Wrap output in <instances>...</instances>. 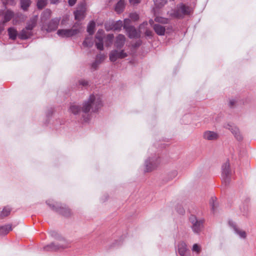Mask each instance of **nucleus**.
Wrapping results in <instances>:
<instances>
[{
  "label": "nucleus",
  "instance_id": "nucleus-13",
  "mask_svg": "<svg viewBox=\"0 0 256 256\" xmlns=\"http://www.w3.org/2000/svg\"><path fill=\"white\" fill-rule=\"evenodd\" d=\"M60 20V18H56L52 19L48 24L46 30L47 32H51L56 30L58 27Z\"/></svg>",
  "mask_w": 256,
  "mask_h": 256
},
{
  "label": "nucleus",
  "instance_id": "nucleus-19",
  "mask_svg": "<svg viewBox=\"0 0 256 256\" xmlns=\"http://www.w3.org/2000/svg\"><path fill=\"white\" fill-rule=\"evenodd\" d=\"M125 8V1L124 0H120L116 5L115 11L118 14L122 13Z\"/></svg>",
  "mask_w": 256,
  "mask_h": 256
},
{
  "label": "nucleus",
  "instance_id": "nucleus-43",
  "mask_svg": "<svg viewBox=\"0 0 256 256\" xmlns=\"http://www.w3.org/2000/svg\"><path fill=\"white\" fill-rule=\"evenodd\" d=\"M100 64V62H98V60L96 59V60L92 64V67L94 69L96 70L98 68V66Z\"/></svg>",
  "mask_w": 256,
  "mask_h": 256
},
{
  "label": "nucleus",
  "instance_id": "nucleus-53",
  "mask_svg": "<svg viewBox=\"0 0 256 256\" xmlns=\"http://www.w3.org/2000/svg\"><path fill=\"white\" fill-rule=\"evenodd\" d=\"M230 104L232 105L233 104V102H230Z\"/></svg>",
  "mask_w": 256,
  "mask_h": 256
},
{
  "label": "nucleus",
  "instance_id": "nucleus-28",
  "mask_svg": "<svg viewBox=\"0 0 256 256\" xmlns=\"http://www.w3.org/2000/svg\"><path fill=\"white\" fill-rule=\"evenodd\" d=\"M96 24L94 21H91L88 24L87 32L90 35H92L94 31Z\"/></svg>",
  "mask_w": 256,
  "mask_h": 256
},
{
  "label": "nucleus",
  "instance_id": "nucleus-38",
  "mask_svg": "<svg viewBox=\"0 0 256 256\" xmlns=\"http://www.w3.org/2000/svg\"><path fill=\"white\" fill-rule=\"evenodd\" d=\"M130 20L128 18H126L124 20L123 26L124 28L126 30L127 28L132 27V26H130Z\"/></svg>",
  "mask_w": 256,
  "mask_h": 256
},
{
  "label": "nucleus",
  "instance_id": "nucleus-12",
  "mask_svg": "<svg viewBox=\"0 0 256 256\" xmlns=\"http://www.w3.org/2000/svg\"><path fill=\"white\" fill-rule=\"evenodd\" d=\"M123 26V22L122 20H118L116 22H114L110 25L106 24L105 25L106 30L107 31L112 30H120L122 28Z\"/></svg>",
  "mask_w": 256,
  "mask_h": 256
},
{
  "label": "nucleus",
  "instance_id": "nucleus-14",
  "mask_svg": "<svg viewBox=\"0 0 256 256\" xmlns=\"http://www.w3.org/2000/svg\"><path fill=\"white\" fill-rule=\"evenodd\" d=\"M125 41L126 38L124 36L120 34L116 37L114 46L117 48H121L124 46Z\"/></svg>",
  "mask_w": 256,
  "mask_h": 256
},
{
  "label": "nucleus",
  "instance_id": "nucleus-35",
  "mask_svg": "<svg viewBox=\"0 0 256 256\" xmlns=\"http://www.w3.org/2000/svg\"><path fill=\"white\" fill-rule=\"evenodd\" d=\"M48 0H38L37 3L38 8H43L47 4Z\"/></svg>",
  "mask_w": 256,
  "mask_h": 256
},
{
  "label": "nucleus",
  "instance_id": "nucleus-2",
  "mask_svg": "<svg viewBox=\"0 0 256 256\" xmlns=\"http://www.w3.org/2000/svg\"><path fill=\"white\" fill-rule=\"evenodd\" d=\"M190 222L192 231L196 234H199L204 228V220H198L194 216L190 217Z\"/></svg>",
  "mask_w": 256,
  "mask_h": 256
},
{
  "label": "nucleus",
  "instance_id": "nucleus-39",
  "mask_svg": "<svg viewBox=\"0 0 256 256\" xmlns=\"http://www.w3.org/2000/svg\"><path fill=\"white\" fill-rule=\"evenodd\" d=\"M210 206L211 207L212 210L214 212L215 208L216 207V202L215 200V198H212L210 200Z\"/></svg>",
  "mask_w": 256,
  "mask_h": 256
},
{
  "label": "nucleus",
  "instance_id": "nucleus-31",
  "mask_svg": "<svg viewBox=\"0 0 256 256\" xmlns=\"http://www.w3.org/2000/svg\"><path fill=\"white\" fill-rule=\"evenodd\" d=\"M82 44L86 47H91L93 44V42L91 37H87L83 42Z\"/></svg>",
  "mask_w": 256,
  "mask_h": 256
},
{
  "label": "nucleus",
  "instance_id": "nucleus-48",
  "mask_svg": "<svg viewBox=\"0 0 256 256\" xmlns=\"http://www.w3.org/2000/svg\"><path fill=\"white\" fill-rule=\"evenodd\" d=\"M77 0H68V4L70 6H73L76 2Z\"/></svg>",
  "mask_w": 256,
  "mask_h": 256
},
{
  "label": "nucleus",
  "instance_id": "nucleus-45",
  "mask_svg": "<svg viewBox=\"0 0 256 256\" xmlns=\"http://www.w3.org/2000/svg\"><path fill=\"white\" fill-rule=\"evenodd\" d=\"M141 0H129L130 4L132 5H135L139 4Z\"/></svg>",
  "mask_w": 256,
  "mask_h": 256
},
{
  "label": "nucleus",
  "instance_id": "nucleus-33",
  "mask_svg": "<svg viewBox=\"0 0 256 256\" xmlns=\"http://www.w3.org/2000/svg\"><path fill=\"white\" fill-rule=\"evenodd\" d=\"M156 7L160 8L164 6L167 2L166 0H154Z\"/></svg>",
  "mask_w": 256,
  "mask_h": 256
},
{
  "label": "nucleus",
  "instance_id": "nucleus-3",
  "mask_svg": "<svg viewBox=\"0 0 256 256\" xmlns=\"http://www.w3.org/2000/svg\"><path fill=\"white\" fill-rule=\"evenodd\" d=\"M80 32V28L60 29L57 31V34L62 38H69L76 35Z\"/></svg>",
  "mask_w": 256,
  "mask_h": 256
},
{
  "label": "nucleus",
  "instance_id": "nucleus-1",
  "mask_svg": "<svg viewBox=\"0 0 256 256\" xmlns=\"http://www.w3.org/2000/svg\"><path fill=\"white\" fill-rule=\"evenodd\" d=\"M102 106L100 98L98 96L92 94L90 96L88 100L84 103L82 111L84 113H87L90 110L93 112H96Z\"/></svg>",
  "mask_w": 256,
  "mask_h": 256
},
{
  "label": "nucleus",
  "instance_id": "nucleus-52",
  "mask_svg": "<svg viewBox=\"0 0 256 256\" xmlns=\"http://www.w3.org/2000/svg\"><path fill=\"white\" fill-rule=\"evenodd\" d=\"M76 24L78 25V24H78V23H76V24H74V27Z\"/></svg>",
  "mask_w": 256,
  "mask_h": 256
},
{
  "label": "nucleus",
  "instance_id": "nucleus-23",
  "mask_svg": "<svg viewBox=\"0 0 256 256\" xmlns=\"http://www.w3.org/2000/svg\"><path fill=\"white\" fill-rule=\"evenodd\" d=\"M224 127L230 130L234 135L240 132L238 128L232 124H226L224 126Z\"/></svg>",
  "mask_w": 256,
  "mask_h": 256
},
{
  "label": "nucleus",
  "instance_id": "nucleus-4",
  "mask_svg": "<svg viewBox=\"0 0 256 256\" xmlns=\"http://www.w3.org/2000/svg\"><path fill=\"white\" fill-rule=\"evenodd\" d=\"M128 56L126 52L124 50H112L109 54L110 60L112 62H116L118 59H122Z\"/></svg>",
  "mask_w": 256,
  "mask_h": 256
},
{
  "label": "nucleus",
  "instance_id": "nucleus-18",
  "mask_svg": "<svg viewBox=\"0 0 256 256\" xmlns=\"http://www.w3.org/2000/svg\"><path fill=\"white\" fill-rule=\"evenodd\" d=\"M66 248V246L62 244H54V243H52L44 247V249L46 250H56L60 248Z\"/></svg>",
  "mask_w": 256,
  "mask_h": 256
},
{
  "label": "nucleus",
  "instance_id": "nucleus-8",
  "mask_svg": "<svg viewBox=\"0 0 256 256\" xmlns=\"http://www.w3.org/2000/svg\"><path fill=\"white\" fill-rule=\"evenodd\" d=\"M178 250L180 256H191L190 252L186 243L183 241L179 242L178 245Z\"/></svg>",
  "mask_w": 256,
  "mask_h": 256
},
{
  "label": "nucleus",
  "instance_id": "nucleus-46",
  "mask_svg": "<svg viewBox=\"0 0 256 256\" xmlns=\"http://www.w3.org/2000/svg\"><path fill=\"white\" fill-rule=\"evenodd\" d=\"M4 24H5V23L4 22H2L0 23V34H1L2 32V31L4 30Z\"/></svg>",
  "mask_w": 256,
  "mask_h": 256
},
{
  "label": "nucleus",
  "instance_id": "nucleus-17",
  "mask_svg": "<svg viewBox=\"0 0 256 256\" xmlns=\"http://www.w3.org/2000/svg\"><path fill=\"white\" fill-rule=\"evenodd\" d=\"M38 16H34L31 18L26 23V29L32 31L33 28L36 26Z\"/></svg>",
  "mask_w": 256,
  "mask_h": 256
},
{
  "label": "nucleus",
  "instance_id": "nucleus-37",
  "mask_svg": "<svg viewBox=\"0 0 256 256\" xmlns=\"http://www.w3.org/2000/svg\"><path fill=\"white\" fill-rule=\"evenodd\" d=\"M192 250L193 252H196V254H198L201 252V247L198 244H195L192 246Z\"/></svg>",
  "mask_w": 256,
  "mask_h": 256
},
{
  "label": "nucleus",
  "instance_id": "nucleus-30",
  "mask_svg": "<svg viewBox=\"0 0 256 256\" xmlns=\"http://www.w3.org/2000/svg\"><path fill=\"white\" fill-rule=\"evenodd\" d=\"M58 211L64 216H68L70 214V210L66 207H62L60 208Z\"/></svg>",
  "mask_w": 256,
  "mask_h": 256
},
{
  "label": "nucleus",
  "instance_id": "nucleus-16",
  "mask_svg": "<svg viewBox=\"0 0 256 256\" xmlns=\"http://www.w3.org/2000/svg\"><path fill=\"white\" fill-rule=\"evenodd\" d=\"M126 30L128 34V36L130 38H138L140 36L139 32L136 30L134 26L129 28Z\"/></svg>",
  "mask_w": 256,
  "mask_h": 256
},
{
  "label": "nucleus",
  "instance_id": "nucleus-51",
  "mask_svg": "<svg viewBox=\"0 0 256 256\" xmlns=\"http://www.w3.org/2000/svg\"><path fill=\"white\" fill-rule=\"evenodd\" d=\"M140 45V44L138 43L136 45V46H139Z\"/></svg>",
  "mask_w": 256,
  "mask_h": 256
},
{
  "label": "nucleus",
  "instance_id": "nucleus-24",
  "mask_svg": "<svg viewBox=\"0 0 256 256\" xmlns=\"http://www.w3.org/2000/svg\"><path fill=\"white\" fill-rule=\"evenodd\" d=\"M80 107L79 106L73 104L70 105L69 108V111L70 112H72L74 114H76L80 112Z\"/></svg>",
  "mask_w": 256,
  "mask_h": 256
},
{
  "label": "nucleus",
  "instance_id": "nucleus-32",
  "mask_svg": "<svg viewBox=\"0 0 256 256\" xmlns=\"http://www.w3.org/2000/svg\"><path fill=\"white\" fill-rule=\"evenodd\" d=\"M21 7L24 10H26L30 4V0H20Z\"/></svg>",
  "mask_w": 256,
  "mask_h": 256
},
{
  "label": "nucleus",
  "instance_id": "nucleus-47",
  "mask_svg": "<svg viewBox=\"0 0 256 256\" xmlns=\"http://www.w3.org/2000/svg\"><path fill=\"white\" fill-rule=\"evenodd\" d=\"M80 84L83 86H86L88 84V82L86 80H81L80 81Z\"/></svg>",
  "mask_w": 256,
  "mask_h": 256
},
{
  "label": "nucleus",
  "instance_id": "nucleus-50",
  "mask_svg": "<svg viewBox=\"0 0 256 256\" xmlns=\"http://www.w3.org/2000/svg\"><path fill=\"white\" fill-rule=\"evenodd\" d=\"M144 34H145V35H146H146H148L149 34L147 31H145Z\"/></svg>",
  "mask_w": 256,
  "mask_h": 256
},
{
  "label": "nucleus",
  "instance_id": "nucleus-44",
  "mask_svg": "<svg viewBox=\"0 0 256 256\" xmlns=\"http://www.w3.org/2000/svg\"><path fill=\"white\" fill-rule=\"evenodd\" d=\"M234 136L239 141L242 140L243 137L240 132Z\"/></svg>",
  "mask_w": 256,
  "mask_h": 256
},
{
  "label": "nucleus",
  "instance_id": "nucleus-9",
  "mask_svg": "<svg viewBox=\"0 0 256 256\" xmlns=\"http://www.w3.org/2000/svg\"><path fill=\"white\" fill-rule=\"evenodd\" d=\"M104 31L102 30H100L97 32L96 35V46L99 50H102L104 48L103 44V36Z\"/></svg>",
  "mask_w": 256,
  "mask_h": 256
},
{
  "label": "nucleus",
  "instance_id": "nucleus-40",
  "mask_svg": "<svg viewBox=\"0 0 256 256\" xmlns=\"http://www.w3.org/2000/svg\"><path fill=\"white\" fill-rule=\"evenodd\" d=\"M130 18L133 21H136L139 19V16L136 12L130 13Z\"/></svg>",
  "mask_w": 256,
  "mask_h": 256
},
{
  "label": "nucleus",
  "instance_id": "nucleus-5",
  "mask_svg": "<svg viewBox=\"0 0 256 256\" xmlns=\"http://www.w3.org/2000/svg\"><path fill=\"white\" fill-rule=\"evenodd\" d=\"M160 162L159 158L154 156L146 160L145 166V172H151L154 170Z\"/></svg>",
  "mask_w": 256,
  "mask_h": 256
},
{
  "label": "nucleus",
  "instance_id": "nucleus-20",
  "mask_svg": "<svg viewBox=\"0 0 256 256\" xmlns=\"http://www.w3.org/2000/svg\"><path fill=\"white\" fill-rule=\"evenodd\" d=\"M154 29L158 34L160 36H163L164 34L166 29L164 26L159 24H155L154 26Z\"/></svg>",
  "mask_w": 256,
  "mask_h": 256
},
{
  "label": "nucleus",
  "instance_id": "nucleus-10",
  "mask_svg": "<svg viewBox=\"0 0 256 256\" xmlns=\"http://www.w3.org/2000/svg\"><path fill=\"white\" fill-rule=\"evenodd\" d=\"M230 174L231 171L230 170V163L228 162H226L222 166V177L225 182L228 181Z\"/></svg>",
  "mask_w": 256,
  "mask_h": 256
},
{
  "label": "nucleus",
  "instance_id": "nucleus-7",
  "mask_svg": "<svg viewBox=\"0 0 256 256\" xmlns=\"http://www.w3.org/2000/svg\"><path fill=\"white\" fill-rule=\"evenodd\" d=\"M86 11L85 4L84 3L81 4L74 12L75 19L78 20H83L85 17Z\"/></svg>",
  "mask_w": 256,
  "mask_h": 256
},
{
  "label": "nucleus",
  "instance_id": "nucleus-42",
  "mask_svg": "<svg viewBox=\"0 0 256 256\" xmlns=\"http://www.w3.org/2000/svg\"><path fill=\"white\" fill-rule=\"evenodd\" d=\"M106 56L104 54H100L97 55L96 57V60H98V62H100V63L105 59Z\"/></svg>",
  "mask_w": 256,
  "mask_h": 256
},
{
  "label": "nucleus",
  "instance_id": "nucleus-36",
  "mask_svg": "<svg viewBox=\"0 0 256 256\" xmlns=\"http://www.w3.org/2000/svg\"><path fill=\"white\" fill-rule=\"evenodd\" d=\"M155 21L158 22L162 23V24H167L168 23V20L166 18L160 17V16H156L155 18Z\"/></svg>",
  "mask_w": 256,
  "mask_h": 256
},
{
  "label": "nucleus",
  "instance_id": "nucleus-26",
  "mask_svg": "<svg viewBox=\"0 0 256 256\" xmlns=\"http://www.w3.org/2000/svg\"><path fill=\"white\" fill-rule=\"evenodd\" d=\"M52 10L50 9L45 10L42 14V20H46L49 18L52 15Z\"/></svg>",
  "mask_w": 256,
  "mask_h": 256
},
{
  "label": "nucleus",
  "instance_id": "nucleus-41",
  "mask_svg": "<svg viewBox=\"0 0 256 256\" xmlns=\"http://www.w3.org/2000/svg\"><path fill=\"white\" fill-rule=\"evenodd\" d=\"M114 38V36L113 34H108L107 35L106 38L108 42V44H110L112 43Z\"/></svg>",
  "mask_w": 256,
  "mask_h": 256
},
{
  "label": "nucleus",
  "instance_id": "nucleus-25",
  "mask_svg": "<svg viewBox=\"0 0 256 256\" xmlns=\"http://www.w3.org/2000/svg\"><path fill=\"white\" fill-rule=\"evenodd\" d=\"M11 209L8 207H4L2 210H0V218H3L8 216L10 212Z\"/></svg>",
  "mask_w": 256,
  "mask_h": 256
},
{
  "label": "nucleus",
  "instance_id": "nucleus-34",
  "mask_svg": "<svg viewBox=\"0 0 256 256\" xmlns=\"http://www.w3.org/2000/svg\"><path fill=\"white\" fill-rule=\"evenodd\" d=\"M178 175V172L176 170H173L170 172L168 174V180H172L175 178Z\"/></svg>",
  "mask_w": 256,
  "mask_h": 256
},
{
  "label": "nucleus",
  "instance_id": "nucleus-22",
  "mask_svg": "<svg viewBox=\"0 0 256 256\" xmlns=\"http://www.w3.org/2000/svg\"><path fill=\"white\" fill-rule=\"evenodd\" d=\"M12 230L10 224H6L0 226V235H6Z\"/></svg>",
  "mask_w": 256,
  "mask_h": 256
},
{
  "label": "nucleus",
  "instance_id": "nucleus-27",
  "mask_svg": "<svg viewBox=\"0 0 256 256\" xmlns=\"http://www.w3.org/2000/svg\"><path fill=\"white\" fill-rule=\"evenodd\" d=\"M14 13L12 12L10 10H7L4 15V20L2 21L6 23L8 22H9L13 17Z\"/></svg>",
  "mask_w": 256,
  "mask_h": 256
},
{
  "label": "nucleus",
  "instance_id": "nucleus-11",
  "mask_svg": "<svg viewBox=\"0 0 256 256\" xmlns=\"http://www.w3.org/2000/svg\"><path fill=\"white\" fill-rule=\"evenodd\" d=\"M203 138L207 140L214 141L219 138V134L216 132L206 130L203 134Z\"/></svg>",
  "mask_w": 256,
  "mask_h": 256
},
{
  "label": "nucleus",
  "instance_id": "nucleus-15",
  "mask_svg": "<svg viewBox=\"0 0 256 256\" xmlns=\"http://www.w3.org/2000/svg\"><path fill=\"white\" fill-rule=\"evenodd\" d=\"M32 35V32L28 30L26 27L18 34V38L21 40H26Z\"/></svg>",
  "mask_w": 256,
  "mask_h": 256
},
{
  "label": "nucleus",
  "instance_id": "nucleus-21",
  "mask_svg": "<svg viewBox=\"0 0 256 256\" xmlns=\"http://www.w3.org/2000/svg\"><path fill=\"white\" fill-rule=\"evenodd\" d=\"M8 32L10 38L12 40H16L17 36H18V31L13 27L8 28Z\"/></svg>",
  "mask_w": 256,
  "mask_h": 256
},
{
  "label": "nucleus",
  "instance_id": "nucleus-6",
  "mask_svg": "<svg viewBox=\"0 0 256 256\" xmlns=\"http://www.w3.org/2000/svg\"><path fill=\"white\" fill-rule=\"evenodd\" d=\"M191 12V8L182 4L177 6V10L174 13V16L180 18L182 15L189 14Z\"/></svg>",
  "mask_w": 256,
  "mask_h": 256
},
{
  "label": "nucleus",
  "instance_id": "nucleus-29",
  "mask_svg": "<svg viewBox=\"0 0 256 256\" xmlns=\"http://www.w3.org/2000/svg\"><path fill=\"white\" fill-rule=\"evenodd\" d=\"M233 227H234V232H236V233L238 234V236H240V238H246V234L244 231L242 230L238 229L236 226H234Z\"/></svg>",
  "mask_w": 256,
  "mask_h": 256
},
{
  "label": "nucleus",
  "instance_id": "nucleus-49",
  "mask_svg": "<svg viewBox=\"0 0 256 256\" xmlns=\"http://www.w3.org/2000/svg\"><path fill=\"white\" fill-rule=\"evenodd\" d=\"M50 1L52 4H56L59 2V0H50Z\"/></svg>",
  "mask_w": 256,
  "mask_h": 256
}]
</instances>
